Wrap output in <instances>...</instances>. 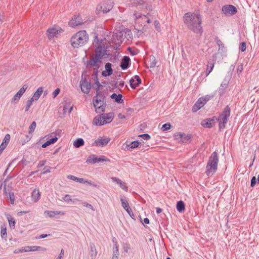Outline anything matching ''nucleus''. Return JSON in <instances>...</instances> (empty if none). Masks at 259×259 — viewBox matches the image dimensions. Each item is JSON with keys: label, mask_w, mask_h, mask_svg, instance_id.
<instances>
[{"label": "nucleus", "mask_w": 259, "mask_h": 259, "mask_svg": "<svg viewBox=\"0 0 259 259\" xmlns=\"http://www.w3.org/2000/svg\"><path fill=\"white\" fill-rule=\"evenodd\" d=\"M183 19L185 24L189 29L195 33H201L202 19L199 14L187 13L184 15Z\"/></svg>", "instance_id": "1"}, {"label": "nucleus", "mask_w": 259, "mask_h": 259, "mask_svg": "<svg viewBox=\"0 0 259 259\" xmlns=\"http://www.w3.org/2000/svg\"><path fill=\"white\" fill-rule=\"evenodd\" d=\"M89 40V36L85 30H80L75 33L70 38L71 46L78 48L84 45Z\"/></svg>", "instance_id": "2"}, {"label": "nucleus", "mask_w": 259, "mask_h": 259, "mask_svg": "<svg viewBox=\"0 0 259 259\" xmlns=\"http://www.w3.org/2000/svg\"><path fill=\"white\" fill-rule=\"evenodd\" d=\"M219 157L217 152H213L209 158L206 166L205 173L208 176H212L217 171Z\"/></svg>", "instance_id": "3"}, {"label": "nucleus", "mask_w": 259, "mask_h": 259, "mask_svg": "<svg viewBox=\"0 0 259 259\" xmlns=\"http://www.w3.org/2000/svg\"><path fill=\"white\" fill-rule=\"evenodd\" d=\"M114 2L112 0L104 1L98 4L96 9V13L99 15L109 12L113 7Z\"/></svg>", "instance_id": "4"}, {"label": "nucleus", "mask_w": 259, "mask_h": 259, "mask_svg": "<svg viewBox=\"0 0 259 259\" xmlns=\"http://www.w3.org/2000/svg\"><path fill=\"white\" fill-rule=\"evenodd\" d=\"M230 115V108L229 106H226L222 113L220 114L217 120L219 122V127L220 128H223L227 123L228 118Z\"/></svg>", "instance_id": "5"}, {"label": "nucleus", "mask_w": 259, "mask_h": 259, "mask_svg": "<svg viewBox=\"0 0 259 259\" xmlns=\"http://www.w3.org/2000/svg\"><path fill=\"white\" fill-rule=\"evenodd\" d=\"M175 139L179 142L188 143L191 140L192 136L190 134H186L184 133H176L174 135Z\"/></svg>", "instance_id": "6"}, {"label": "nucleus", "mask_w": 259, "mask_h": 259, "mask_svg": "<svg viewBox=\"0 0 259 259\" xmlns=\"http://www.w3.org/2000/svg\"><path fill=\"white\" fill-rule=\"evenodd\" d=\"M110 160L106 156L102 155L100 157H97L96 155H92L89 156L87 159V163L94 164L101 162H109Z\"/></svg>", "instance_id": "7"}, {"label": "nucleus", "mask_w": 259, "mask_h": 259, "mask_svg": "<svg viewBox=\"0 0 259 259\" xmlns=\"http://www.w3.org/2000/svg\"><path fill=\"white\" fill-rule=\"evenodd\" d=\"M210 99V96H206L200 98L192 108V111L196 112L201 108Z\"/></svg>", "instance_id": "8"}, {"label": "nucleus", "mask_w": 259, "mask_h": 259, "mask_svg": "<svg viewBox=\"0 0 259 259\" xmlns=\"http://www.w3.org/2000/svg\"><path fill=\"white\" fill-rule=\"evenodd\" d=\"M63 30L59 27L54 26L49 28L47 31V35L48 37L50 39L54 38L55 36L61 33H62Z\"/></svg>", "instance_id": "9"}, {"label": "nucleus", "mask_w": 259, "mask_h": 259, "mask_svg": "<svg viewBox=\"0 0 259 259\" xmlns=\"http://www.w3.org/2000/svg\"><path fill=\"white\" fill-rule=\"evenodd\" d=\"M110 140V138L108 137H100L94 141L92 145L96 147H104L107 145Z\"/></svg>", "instance_id": "10"}, {"label": "nucleus", "mask_w": 259, "mask_h": 259, "mask_svg": "<svg viewBox=\"0 0 259 259\" xmlns=\"http://www.w3.org/2000/svg\"><path fill=\"white\" fill-rule=\"evenodd\" d=\"M217 120V118L215 117L205 119L201 121V125L204 127L210 128L214 125Z\"/></svg>", "instance_id": "11"}, {"label": "nucleus", "mask_w": 259, "mask_h": 259, "mask_svg": "<svg viewBox=\"0 0 259 259\" xmlns=\"http://www.w3.org/2000/svg\"><path fill=\"white\" fill-rule=\"evenodd\" d=\"M222 11L226 15H233L237 12V9L233 5H226L222 8Z\"/></svg>", "instance_id": "12"}, {"label": "nucleus", "mask_w": 259, "mask_h": 259, "mask_svg": "<svg viewBox=\"0 0 259 259\" xmlns=\"http://www.w3.org/2000/svg\"><path fill=\"white\" fill-rule=\"evenodd\" d=\"M53 135H54V133H52L45 137V138H47L49 140L42 145V148H46L50 145L55 143L58 141V137L56 136L53 137L52 136Z\"/></svg>", "instance_id": "13"}, {"label": "nucleus", "mask_w": 259, "mask_h": 259, "mask_svg": "<svg viewBox=\"0 0 259 259\" xmlns=\"http://www.w3.org/2000/svg\"><path fill=\"white\" fill-rule=\"evenodd\" d=\"M83 20L80 16H74L69 22L71 27H74L82 24Z\"/></svg>", "instance_id": "14"}, {"label": "nucleus", "mask_w": 259, "mask_h": 259, "mask_svg": "<svg viewBox=\"0 0 259 259\" xmlns=\"http://www.w3.org/2000/svg\"><path fill=\"white\" fill-rule=\"evenodd\" d=\"M81 90L83 93L88 94L91 90V83L85 79H81L80 81Z\"/></svg>", "instance_id": "15"}, {"label": "nucleus", "mask_w": 259, "mask_h": 259, "mask_svg": "<svg viewBox=\"0 0 259 259\" xmlns=\"http://www.w3.org/2000/svg\"><path fill=\"white\" fill-rule=\"evenodd\" d=\"M113 73L112 65L110 63H107L105 66V70L102 72V75L104 77H107L111 75Z\"/></svg>", "instance_id": "16"}, {"label": "nucleus", "mask_w": 259, "mask_h": 259, "mask_svg": "<svg viewBox=\"0 0 259 259\" xmlns=\"http://www.w3.org/2000/svg\"><path fill=\"white\" fill-rule=\"evenodd\" d=\"M45 214L48 217L55 218L59 215H63L65 212L61 211L46 210L45 211Z\"/></svg>", "instance_id": "17"}, {"label": "nucleus", "mask_w": 259, "mask_h": 259, "mask_svg": "<svg viewBox=\"0 0 259 259\" xmlns=\"http://www.w3.org/2000/svg\"><path fill=\"white\" fill-rule=\"evenodd\" d=\"M131 87L135 89L141 83V79L138 75H136L134 78H132L130 80Z\"/></svg>", "instance_id": "18"}, {"label": "nucleus", "mask_w": 259, "mask_h": 259, "mask_svg": "<svg viewBox=\"0 0 259 259\" xmlns=\"http://www.w3.org/2000/svg\"><path fill=\"white\" fill-rule=\"evenodd\" d=\"M111 179L113 182H116L118 185H119L120 187L122 190H124L125 191H127L128 188L124 182L115 177H112L111 178Z\"/></svg>", "instance_id": "19"}, {"label": "nucleus", "mask_w": 259, "mask_h": 259, "mask_svg": "<svg viewBox=\"0 0 259 259\" xmlns=\"http://www.w3.org/2000/svg\"><path fill=\"white\" fill-rule=\"evenodd\" d=\"M103 121L105 124L110 123L114 117V114L113 112L106 113L103 115Z\"/></svg>", "instance_id": "20"}, {"label": "nucleus", "mask_w": 259, "mask_h": 259, "mask_svg": "<svg viewBox=\"0 0 259 259\" xmlns=\"http://www.w3.org/2000/svg\"><path fill=\"white\" fill-rule=\"evenodd\" d=\"M103 115L96 116L93 119V123L94 125L101 126L105 124L104 121H103Z\"/></svg>", "instance_id": "21"}, {"label": "nucleus", "mask_w": 259, "mask_h": 259, "mask_svg": "<svg viewBox=\"0 0 259 259\" xmlns=\"http://www.w3.org/2000/svg\"><path fill=\"white\" fill-rule=\"evenodd\" d=\"M43 92L44 88L42 87H39L33 94L31 98H32L35 101H37L42 94Z\"/></svg>", "instance_id": "22"}, {"label": "nucleus", "mask_w": 259, "mask_h": 259, "mask_svg": "<svg viewBox=\"0 0 259 259\" xmlns=\"http://www.w3.org/2000/svg\"><path fill=\"white\" fill-rule=\"evenodd\" d=\"M40 198V193L38 189H34L31 194V198L34 202L38 201Z\"/></svg>", "instance_id": "23"}, {"label": "nucleus", "mask_w": 259, "mask_h": 259, "mask_svg": "<svg viewBox=\"0 0 259 259\" xmlns=\"http://www.w3.org/2000/svg\"><path fill=\"white\" fill-rule=\"evenodd\" d=\"M130 61V58L127 56H124L122 59L120 63V66L121 68L123 69H126L128 66Z\"/></svg>", "instance_id": "24"}, {"label": "nucleus", "mask_w": 259, "mask_h": 259, "mask_svg": "<svg viewBox=\"0 0 259 259\" xmlns=\"http://www.w3.org/2000/svg\"><path fill=\"white\" fill-rule=\"evenodd\" d=\"M110 97L111 99H114L115 102L118 104L121 103L123 101L121 94L117 95L115 93H113L110 96Z\"/></svg>", "instance_id": "25"}, {"label": "nucleus", "mask_w": 259, "mask_h": 259, "mask_svg": "<svg viewBox=\"0 0 259 259\" xmlns=\"http://www.w3.org/2000/svg\"><path fill=\"white\" fill-rule=\"evenodd\" d=\"M4 192H5V193L7 195L8 193H9V198H10V201H11V203L12 204H14V201H15V196H14V193H9V189H7V188H6V186H5L4 187Z\"/></svg>", "instance_id": "26"}, {"label": "nucleus", "mask_w": 259, "mask_h": 259, "mask_svg": "<svg viewBox=\"0 0 259 259\" xmlns=\"http://www.w3.org/2000/svg\"><path fill=\"white\" fill-rule=\"evenodd\" d=\"M136 17L137 18L136 22L138 23H140L141 22V20L144 22H147L148 23H150V20L149 18H148L145 15L139 16L138 17L136 16Z\"/></svg>", "instance_id": "27"}, {"label": "nucleus", "mask_w": 259, "mask_h": 259, "mask_svg": "<svg viewBox=\"0 0 259 259\" xmlns=\"http://www.w3.org/2000/svg\"><path fill=\"white\" fill-rule=\"evenodd\" d=\"M84 142L81 138L76 139L73 143V146L76 148H79L84 145Z\"/></svg>", "instance_id": "28"}, {"label": "nucleus", "mask_w": 259, "mask_h": 259, "mask_svg": "<svg viewBox=\"0 0 259 259\" xmlns=\"http://www.w3.org/2000/svg\"><path fill=\"white\" fill-rule=\"evenodd\" d=\"M185 207L184 202L182 201H179L177 204V209L178 211L181 212L184 211Z\"/></svg>", "instance_id": "29"}, {"label": "nucleus", "mask_w": 259, "mask_h": 259, "mask_svg": "<svg viewBox=\"0 0 259 259\" xmlns=\"http://www.w3.org/2000/svg\"><path fill=\"white\" fill-rule=\"evenodd\" d=\"M140 143L138 141H134L130 143L127 146L131 149H135L139 147Z\"/></svg>", "instance_id": "30"}, {"label": "nucleus", "mask_w": 259, "mask_h": 259, "mask_svg": "<svg viewBox=\"0 0 259 259\" xmlns=\"http://www.w3.org/2000/svg\"><path fill=\"white\" fill-rule=\"evenodd\" d=\"M77 182H79L80 183L87 184H89L90 185H92V186H93L94 187H96L97 186L96 185H95V184H93L91 182V181H88V180H85L83 178H78Z\"/></svg>", "instance_id": "31"}, {"label": "nucleus", "mask_w": 259, "mask_h": 259, "mask_svg": "<svg viewBox=\"0 0 259 259\" xmlns=\"http://www.w3.org/2000/svg\"><path fill=\"white\" fill-rule=\"evenodd\" d=\"M35 101L32 98H30V99H29L28 100H27V101L26 102V107H25V111L26 112H27L31 106L33 104V102Z\"/></svg>", "instance_id": "32"}, {"label": "nucleus", "mask_w": 259, "mask_h": 259, "mask_svg": "<svg viewBox=\"0 0 259 259\" xmlns=\"http://www.w3.org/2000/svg\"><path fill=\"white\" fill-rule=\"evenodd\" d=\"M10 139H11V136L9 134H8L6 135L4 139H3V141L2 143V144H4L5 147L6 148V147L7 146L8 143L10 142Z\"/></svg>", "instance_id": "33"}, {"label": "nucleus", "mask_w": 259, "mask_h": 259, "mask_svg": "<svg viewBox=\"0 0 259 259\" xmlns=\"http://www.w3.org/2000/svg\"><path fill=\"white\" fill-rule=\"evenodd\" d=\"M39 250L46 251V248L40 246H30V251H37Z\"/></svg>", "instance_id": "34"}, {"label": "nucleus", "mask_w": 259, "mask_h": 259, "mask_svg": "<svg viewBox=\"0 0 259 259\" xmlns=\"http://www.w3.org/2000/svg\"><path fill=\"white\" fill-rule=\"evenodd\" d=\"M27 88L28 86L27 84H24L17 93H18L20 96H22L27 90Z\"/></svg>", "instance_id": "35"}, {"label": "nucleus", "mask_w": 259, "mask_h": 259, "mask_svg": "<svg viewBox=\"0 0 259 259\" xmlns=\"http://www.w3.org/2000/svg\"><path fill=\"white\" fill-rule=\"evenodd\" d=\"M8 220L10 227H14L15 226V221L14 219L10 215L8 217Z\"/></svg>", "instance_id": "36"}, {"label": "nucleus", "mask_w": 259, "mask_h": 259, "mask_svg": "<svg viewBox=\"0 0 259 259\" xmlns=\"http://www.w3.org/2000/svg\"><path fill=\"white\" fill-rule=\"evenodd\" d=\"M36 126V123L35 121H33L31 124L30 125L29 128H28V132L29 134L32 133Z\"/></svg>", "instance_id": "37"}, {"label": "nucleus", "mask_w": 259, "mask_h": 259, "mask_svg": "<svg viewBox=\"0 0 259 259\" xmlns=\"http://www.w3.org/2000/svg\"><path fill=\"white\" fill-rule=\"evenodd\" d=\"M102 103L103 102L100 99H96L94 102V105L95 108H99L102 106Z\"/></svg>", "instance_id": "38"}, {"label": "nucleus", "mask_w": 259, "mask_h": 259, "mask_svg": "<svg viewBox=\"0 0 259 259\" xmlns=\"http://www.w3.org/2000/svg\"><path fill=\"white\" fill-rule=\"evenodd\" d=\"M217 45L219 46V51L221 50L223 51L224 49L225 48L224 44L223 42L220 39H218L217 41Z\"/></svg>", "instance_id": "39"}, {"label": "nucleus", "mask_w": 259, "mask_h": 259, "mask_svg": "<svg viewBox=\"0 0 259 259\" xmlns=\"http://www.w3.org/2000/svg\"><path fill=\"white\" fill-rule=\"evenodd\" d=\"M214 67V63L211 64L210 66H208L206 70V76L208 75L209 73L212 71Z\"/></svg>", "instance_id": "40"}, {"label": "nucleus", "mask_w": 259, "mask_h": 259, "mask_svg": "<svg viewBox=\"0 0 259 259\" xmlns=\"http://www.w3.org/2000/svg\"><path fill=\"white\" fill-rule=\"evenodd\" d=\"M63 200L69 203L70 202H73L71 198V196L69 195L66 194L63 197Z\"/></svg>", "instance_id": "41"}, {"label": "nucleus", "mask_w": 259, "mask_h": 259, "mask_svg": "<svg viewBox=\"0 0 259 259\" xmlns=\"http://www.w3.org/2000/svg\"><path fill=\"white\" fill-rule=\"evenodd\" d=\"M171 128V125L169 123H166L164 124L162 126V130L163 131H165L169 130Z\"/></svg>", "instance_id": "42"}, {"label": "nucleus", "mask_w": 259, "mask_h": 259, "mask_svg": "<svg viewBox=\"0 0 259 259\" xmlns=\"http://www.w3.org/2000/svg\"><path fill=\"white\" fill-rule=\"evenodd\" d=\"M21 97V96L19 95L18 93H16L13 97L12 101L14 102H17L20 100Z\"/></svg>", "instance_id": "43"}, {"label": "nucleus", "mask_w": 259, "mask_h": 259, "mask_svg": "<svg viewBox=\"0 0 259 259\" xmlns=\"http://www.w3.org/2000/svg\"><path fill=\"white\" fill-rule=\"evenodd\" d=\"M121 202L122 206L124 209H125V208H127L128 207H129L128 203L126 200H124L123 199H121Z\"/></svg>", "instance_id": "44"}, {"label": "nucleus", "mask_w": 259, "mask_h": 259, "mask_svg": "<svg viewBox=\"0 0 259 259\" xmlns=\"http://www.w3.org/2000/svg\"><path fill=\"white\" fill-rule=\"evenodd\" d=\"M60 89L59 88L56 89L52 93L53 97L56 98L60 93Z\"/></svg>", "instance_id": "45"}, {"label": "nucleus", "mask_w": 259, "mask_h": 259, "mask_svg": "<svg viewBox=\"0 0 259 259\" xmlns=\"http://www.w3.org/2000/svg\"><path fill=\"white\" fill-rule=\"evenodd\" d=\"M1 235L2 236L7 235V229L5 225L1 228Z\"/></svg>", "instance_id": "46"}, {"label": "nucleus", "mask_w": 259, "mask_h": 259, "mask_svg": "<svg viewBox=\"0 0 259 259\" xmlns=\"http://www.w3.org/2000/svg\"><path fill=\"white\" fill-rule=\"evenodd\" d=\"M240 49L242 52H244L246 50V43L245 42H243L241 44Z\"/></svg>", "instance_id": "47"}, {"label": "nucleus", "mask_w": 259, "mask_h": 259, "mask_svg": "<svg viewBox=\"0 0 259 259\" xmlns=\"http://www.w3.org/2000/svg\"><path fill=\"white\" fill-rule=\"evenodd\" d=\"M139 137H142L144 139H145L146 140H148L149 139H150V136L148 134H147L140 135L139 136Z\"/></svg>", "instance_id": "48"}, {"label": "nucleus", "mask_w": 259, "mask_h": 259, "mask_svg": "<svg viewBox=\"0 0 259 259\" xmlns=\"http://www.w3.org/2000/svg\"><path fill=\"white\" fill-rule=\"evenodd\" d=\"M125 209L131 217L134 216V213L133 212V211L130 207H128L127 208H125Z\"/></svg>", "instance_id": "49"}, {"label": "nucleus", "mask_w": 259, "mask_h": 259, "mask_svg": "<svg viewBox=\"0 0 259 259\" xmlns=\"http://www.w3.org/2000/svg\"><path fill=\"white\" fill-rule=\"evenodd\" d=\"M67 178L69 179L72 180L73 181L77 182L78 178H77L74 176L69 175L67 176Z\"/></svg>", "instance_id": "50"}, {"label": "nucleus", "mask_w": 259, "mask_h": 259, "mask_svg": "<svg viewBox=\"0 0 259 259\" xmlns=\"http://www.w3.org/2000/svg\"><path fill=\"white\" fill-rule=\"evenodd\" d=\"M256 184V178L255 177H253L251 180V186L253 187Z\"/></svg>", "instance_id": "51"}, {"label": "nucleus", "mask_w": 259, "mask_h": 259, "mask_svg": "<svg viewBox=\"0 0 259 259\" xmlns=\"http://www.w3.org/2000/svg\"><path fill=\"white\" fill-rule=\"evenodd\" d=\"M83 205L84 206H85L87 207H88V208H91V209L93 210V206L91 204H90L89 203H88L87 202H83Z\"/></svg>", "instance_id": "52"}, {"label": "nucleus", "mask_w": 259, "mask_h": 259, "mask_svg": "<svg viewBox=\"0 0 259 259\" xmlns=\"http://www.w3.org/2000/svg\"><path fill=\"white\" fill-rule=\"evenodd\" d=\"M131 247L130 244H126V246L124 247V250L125 252H127L130 249Z\"/></svg>", "instance_id": "53"}, {"label": "nucleus", "mask_w": 259, "mask_h": 259, "mask_svg": "<svg viewBox=\"0 0 259 259\" xmlns=\"http://www.w3.org/2000/svg\"><path fill=\"white\" fill-rule=\"evenodd\" d=\"M23 252L30 251V246H25L23 247Z\"/></svg>", "instance_id": "54"}, {"label": "nucleus", "mask_w": 259, "mask_h": 259, "mask_svg": "<svg viewBox=\"0 0 259 259\" xmlns=\"http://www.w3.org/2000/svg\"><path fill=\"white\" fill-rule=\"evenodd\" d=\"M64 251L63 250V249H62L61 251V252L59 254V256L58 257V258L57 259H61L63 257V256L64 255Z\"/></svg>", "instance_id": "55"}, {"label": "nucleus", "mask_w": 259, "mask_h": 259, "mask_svg": "<svg viewBox=\"0 0 259 259\" xmlns=\"http://www.w3.org/2000/svg\"><path fill=\"white\" fill-rule=\"evenodd\" d=\"M118 117L120 119H125V116L121 113H119L118 114Z\"/></svg>", "instance_id": "56"}, {"label": "nucleus", "mask_w": 259, "mask_h": 259, "mask_svg": "<svg viewBox=\"0 0 259 259\" xmlns=\"http://www.w3.org/2000/svg\"><path fill=\"white\" fill-rule=\"evenodd\" d=\"M5 148L6 147H5L4 144H1L0 146V154L2 153V152Z\"/></svg>", "instance_id": "57"}, {"label": "nucleus", "mask_w": 259, "mask_h": 259, "mask_svg": "<svg viewBox=\"0 0 259 259\" xmlns=\"http://www.w3.org/2000/svg\"><path fill=\"white\" fill-rule=\"evenodd\" d=\"M14 252L15 253H20V252H23V248H22L21 249H16L15 250H14Z\"/></svg>", "instance_id": "58"}, {"label": "nucleus", "mask_w": 259, "mask_h": 259, "mask_svg": "<svg viewBox=\"0 0 259 259\" xmlns=\"http://www.w3.org/2000/svg\"><path fill=\"white\" fill-rule=\"evenodd\" d=\"M50 235H48V234H42V235H40L38 238H37V239H42V238H46L47 237V236H49Z\"/></svg>", "instance_id": "59"}, {"label": "nucleus", "mask_w": 259, "mask_h": 259, "mask_svg": "<svg viewBox=\"0 0 259 259\" xmlns=\"http://www.w3.org/2000/svg\"><path fill=\"white\" fill-rule=\"evenodd\" d=\"M50 169H51V168H44V171H43V174H46V173H48V172H51Z\"/></svg>", "instance_id": "60"}, {"label": "nucleus", "mask_w": 259, "mask_h": 259, "mask_svg": "<svg viewBox=\"0 0 259 259\" xmlns=\"http://www.w3.org/2000/svg\"><path fill=\"white\" fill-rule=\"evenodd\" d=\"M143 223H145L146 224H149V220L148 218H145L143 220Z\"/></svg>", "instance_id": "61"}, {"label": "nucleus", "mask_w": 259, "mask_h": 259, "mask_svg": "<svg viewBox=\"0 0 259 259\" xmlns=\"http://www.w3.org/2000/svg\"><path fill=\"white\" fill-rule=\"evenodd\" d=\"M118 253H114L112 256V259H118Z\"/></svg>", "instance_id": "62"}, {"label": "nucleus", "mask_w": 259, "mask_h": 259, "mask_svg": "<svg viewBox=\"0 0 259 259\" xmlns=\"http://www.w3.org/2000/svg\"><path fill=\"white\" fill-rule=\"evenodd\" d=\"M162 212V209L160 208H156V212L160 213Z\"/></svg>", "instance_id": "63"}, {"label": "nucleus", "mask_w": 259, "mask_h": 259, "mask_svg": "<svg viewBox=\"0 0 259 259\" xmlns=\"http://www.w3.org/2000/svg\"><path fill=\"white\" fill-rule=\"evenodd\" d=\"M115 249H116V252H114V253L118 254V246L117 245H116V246H115Z\"/></svg>", "instance_id": "64"}]
</instances>
